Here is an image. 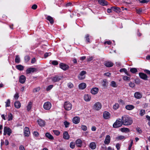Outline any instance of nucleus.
I'll return each mask as SVG.
<instances>
[{
  "instance_id": "nucleus-56",
  "label": "nucleus",
  "mask_w": 150,
  "mask_h": 150,
  "mask_svg": "<svg viewBox=\"0 0 150 150\" xmlns=\"http://www.w3.org/2000/svg\"><path fill=\"white\" fill-rule=\"evenodd\" d=\"M127 70L125 69V68H122V69H121L120 70V72H124L125 73H126L127 72Z\"/></svg>"
},
{
  "instance_id": "nucleus-14",
  "label": "nucleus",
  "mask_w": 150,
  "mask_h": 150,
  "mask_svg": "<svg viewBox=\"0 0 150 150\" xmlns=\"http://www.w3.org/2000/svg\"><path fill=\"white\" fill-rule=\"evenodd\" d=\"M63 138L65 139L68 140L70 138V136L67 131H64L63 134Z\"/></svg>"
},
{
  "instance_id": "nucleus-28",
  "label": "nucleus",
  "mask_w": 150,
  "mask_h": 150,
  "mask_svg": "<svg viewBox=\"0 0 150 150\" xmlns=\"http://www.w3.org/2000/svg\"><path fill=\"white\" fill-rule=\"evenodd\" d=\"M45 135L46 137L50 140H53L54 139L53 136L48 132L46 133Z\"/></svg>"
},
{
  "instance_id": "nucleus-36",
  "label": "nucleus",
  "mask_w": 150,
  "mask_h": 150,
  "mask_svg": "<svg viewBox=\"0 0 150 150\" xmlns=\"http://www.w3.org/2000/svg\"><path fill=\"white\" fill-rule=\"evenodd\" d=\"M15 62L16 63H19L20 62V58L18 55H16L15 59Z\"/></svg>"
},
{
  "instance_id": "nucleus-64",
  "label": "nucleus",
  "mask_w": 150,
  "mask_h": 150,
  "mask_svg": "<svg viewBox=\"0 0 150 150\" xmlns=\"http://www.w3.org/2000/svg\"><path fill=\"white\" fill-rule=\"evenodd\" d=\"M135 81V83L137 84H139L140 83V80L139 79H137Z\"/></svg>"
},
{
  "instance_id": "nucleus-55",
  "label": "nucleus",
  "mask_w": 150,
  "mask_h": 150,
  "mask_svg": "<svg viewBox=\"0 0 150 150\" xmlns=\"http://www.w3.org/2000/svg\"><path fill=\"white\" fill-rule=\"evenodd\" d=\"M118 102L119 103H121L122 105L124 104L125 103L123 100L121 99L118 100Z\"/></svg>"
},
{
  "instance_id": "nucleus-48",
  "label": "nucleus",
  "mask_w": 150,
  "mask_h": 150,
  "mask_svg": "<svg viewBox=\"0 0 150 150\" xmlns=\"http://www.w3.org/2000/svg\"><path fill=\"white\" fill-rule=\"evenodd\" d=\"M69 123L67 121L64 122V125L66 128L68 127L69 125Z\"/></svg>"
},
{
  "instance_id": "nucleus-41",
  "label": "nucleus",
  "mask_w": 150,
  "mask_h": 150,
  "mask_svg": "<svg viewBox=\"0 0 150 150\" xmlns=\"http://www.w3.org/2000/svg\"><path fill=\"white\" fill-rule=\"evenodd\" d=\"M145 113V111L144 110L142 109L140 111L139 115L140 116H143Z\"/></svg>"
},
{
  "instance_id": "nucleus-30",
  "label": "nucleus",
  "mask_w": 150,
  "mask_h": 150,
  "mask_svg": "<svg viewBox=\"0 0 150 150\" xmlns=\"http://www.w3.org/2000/svg\"><path fill=\"white\" fill-rule=\"evenodd\" d=\"M120 131L122 132L127 133L129 132V129L127 128H122L120 129Z\"/></svg>"
},
{
  "instance_id": "nucleus-52",
  "label": "nucleus",
  "mask_w": 150,
  "mask_h": 150,
  "mask_svg": "<svg viewBox=\"0 0 150 150\" xmlns=\"http://www.w3.org/2000/svg\"><path fill=\"white\" fill-rule=\"evenodd\" d=\"M130 141H131V142H130V144L129 145V146L128 147V150H131V148L132 146L133 143V142L132 140L131 139Z\"/></svg>"
},
{
  "instance_id": "nucleus-33",
  "label": "nucleus",
  "mask_w": 150,
  "mask_h": 150,
  "mask_svg": "<svg viewBox=\"0 0 150 150\" xmlns=\"http://www.w3.org/2000/svg\"><path fill=\"white\" fill-rule=\"evenodd\" d=\"M130 71L132 73L134 74L137 72V70L135 68H132L130 69Z\"/></svg>"
},
{
  "instance_id": "nucleus-59",
  "label": "nucleus",
  "mask_w": 150,
  "mask_h": 150,
  "mask_svg": "<svg viewBox=\"0 0 150 150\" xmlns=\"http://www.w3.org/2000/svg\"><path fill=\"white\" fill-rule=\"evenodd\" d=\"M19 97L18 93H16L14 96V98L15 99H17Z\"/></svg>"
},
{
  "instance_id": "nucleus-22",
  "label": "nucleus",
  "mask_w": 150,
  "mask_h": 150,
  "mask_svg": "<svg viewBox=\"0 0 150 150\" xmlns=\"http://www.w3.org/2000/svg\"><path fill=\"white\" fill-rule=\"evenodd\" d=\"M86 86V84L84 83H80L79 85V88L81 90H83L85 88Z\"/></svg>"
},
{
  "instance_id": "nucleus-19",
  "label": "nucleus",
  "mask_w": 150,
  "mask_h": 150,
  "mask_svg": "<svg viewBox=\"0 0 150 150\" xmlns=\"http://www.w3.org/2000/svg\"><path fill=\"white\" fill-rule=\"evenodd\" d=\"M76 146L78 147H81L82 145V142L81 139H78L76 141Z\"/></svg>"
},
{
  "instance_id": "nucleus-9",
  "label": "nucleus",
  "mask_w": 150,
  "mask_h": 150,
  "mask_svg": "<svg viewBox=\"0 0 150 150\" xmlns=\"http://www.w3.org/2000/svg\"><path fill=\"white\" fill-rule=\"evenodd\" d=\"M102 105L100 102H97L94 104V108L97 110L100 109Z\"/></svg>"
},
{
  "instance_id": "nucleus-4",
  "label": "nucleus",
  "mask_w": 150,
  "mask_h": 150,
  "mask_svg": "<svg viewBox=\"0 0 150 150\" xmlns=\"http://www.w3.org/2000/svg\"><path fill=\"white\" fill-rule=\"evenodd\" d=\"M64 109L67 110H69L72 108V105L69 102L67 101L64 102Z\"/></svg>"
},
{
  "instance_id": "nucleus-50",
  "label": "nucleus",
  "mask_w": 150,
  "mask_h": 150,
  "mask_svg": "<svg viewBox=\"0 0 150 150\" xmlns=\"http://www.w3.org/2000/svg\"><path fill=\"white\" fill-rule=\"evenodd\" d=\"M81 129L83 131H86L87 129V127L85 125H82L81 127Z\"/></svg>"
},
{
  "instance_id": "nucleus-7",
  "label": "nucleus",
  "mask_w": 150,
  "mask_h": 150,
  "mask_svg": "<svg viewBox=\"0 0 150 150\" xmlns=\"http://www.w3.org/2000/svg\"><path fill=\"white\" fill-rule=\"evenodd\" d=\"M60 67L64 70H66L69 68L68 65L63 63H60L59 64Z\"/></svg>"
},
{
  "instance_id": "nucleus-12",
  "label": "nucleus",
  "mask_w": 150,
  "mask_h": 150,
  "mask_svg": "<svg viewBox=\"0 0 150 150\" xmlns=\"http://www.w3.org/2000/svg\"><path fill=\"white\" fill-rule=\"evenodd\" d=\"M110 141V137L109 135H107L104 141V143L106 144H109Z\"/></svg>"
},
{
  "instance_id": "nucleus-57",
  "label": "nucleus",
  "mask_w": 150,
  "mask_h": 150,
  "mask_svg": "<svg viewBox=\"0 0 150 150\" xmlns=\"http://www.w3.org/2000/svg\"><path fill=\"white\" fill-rule=\"evenodd\" d=\"M116 147L117 150H119L120 149V145L119 143H117L116 144Z\"/></svg>"
},
{
  "instance_id": "nucleus-1",
  "label": "nucleus",
  "mask_w": 150,
  "mask_h": 150,
  "mask_svg": "<svg viewBox=\"0 0 150 150\" xmlns=\"http://www.w3.org/2000/svg\"><path fill=\"white\" fill-rule=\"evenodd\" d=\"M123 125H131L133 122L132 119L129 116L124 115L122 117Z\"/></svg>"
},
{
  "instance_id": "nucleus-40",
  "label": "nucleus",
  "mask_w": 150,
  "mask_h": 150,
  "mask_svg": "<svg viewBox=\"0 0 150 150\" xmlns=\"http://www.w3.org/2000/svg\"><path fill=\"white\" fill-rule=\"evenodd\" d=\"M75 146V143L73 142H71L70 144V147L71 149H74Z\"/></svg>"
},
{
  "instance_id": "nucleus-34",
  "label": "nucleus",
  "mask_w": 150,
  "mask_h": 150,
  "mask_svg": "<svg viewBox=\"0 0 150 150\" xmlns=\"http://www.w3.org/2000/svg\"><path fill=\"white\" fill-rule=\"evenodd\" d=\"M119 107V105L117 103H115L113 106V108L114 110H116Z\"/></svg>"
},
{
  "instance_id": "nucleus-6",
  "label": "nucleus",
  "mask_w": 150,
  "mask_h": 150,
  "mask_svg": "<svg viewBox=\"0 0 150 150\" xmlns=\"http://www.w3.org/2000/svg\"><path fill=\"white\" fill-rule=\"evenodd\" d=\"M51 107V104L49 102L45 103L43 105V108L46 110H49Z\"/></svg>"
},
{
  "instance_id": "nucleus-39",
  "label": "nucleus",
  "mask_w": 150,
  "mask_h": 150,
  "mask_svg": "<svg viewBox=\"0 0 150 150\" xmlns=\"http://www.w3.org/2000/svg\"><path fill=\"white\" fill-rule=\"evenodd\" d=\"M53 131L54 134L57 136L59 135L60 134V132L57 130H54Z\"/></svg>"
},
{
  "instance_id": "nucleus-29",
  "label": "nucleus",
  "mask_w": 150,
  "mask_h": 150,
  "mask_svg": "<svg viewBox=\"0 0 150 150\" xmlns=\"http://www.w3.org/2000/svg\"><path fill=\"white\" fill-rule=\"evenodd\" d=\"M16 67L17 69L20 71L23 70L24 68V66L21 64L16 65Z\"/></svg>"
},
{
  "instance_id": "nucleus-13",
  "label": "nucleus",
  "mask_w": 150,
  "mask_h": 150,
  "mask_svg": "<svg viewBox=\"0 0 150 150\" xmlns=\"http://www.w3.org/2000/svg\"><path fill=\"white\" fill-rule=\"evenodd\" d=\"M61 79V76H55L52 78V80L53 82H56L59 81Z\"/></svg>"
},
{
  "instance_id": "nucleus-31",
  "label": "nucleus",
  "mask_w": 150,
  "mask_h": 150,
  "mask_svg": "<svg viewBox=\"0 0 150 150\" xmlns=\"http://www.w3.org/2000/svg\"><path fill=\"white\" fill-rule=\"evenodd\" d=\"M15 107L17 108H19L21 106V104L20 102L19 101L15 102L14 104Z\"/></svg>"
},
{
  "instance_id": "nucleus-3",
  "label": "nucleus",
  "mask_w": 150,
  "mask_h": 150,
  "mask_svg": "<svg viewBox=\"0 0 150 150\" xmlns=\"http://www.w3.org/2000/svg\"><path fill=\"white\" fill-rule=\"evenodd\" d=\"M4 135H6V134L8 136H10L12 133L11 129L9 127H4Z\"/></svg>"
},
{
  "instance_id": "nucleus-46",
  "label": "nucleus",
  "mask_w": 150,
  "mask_h": 150,
  "mask_svg": "<svg viewBox=\"0 0 150 150\" xmlns=\"http://www.w3.org/2000/svg\"><path fill=\"white\" fill-rule=\"evenodd\" d=\"M125 137L123 136L120 135L119 136L116 137V139L118 140H121L125 139Z\"/></svg>"
},
{
  "instance_id": "nucleus-44",
  "label": "nucleus",
  "mask_w": 150,
  "mask_h": 150,
  "mask_svg": "<svg viewBox=\"0 0 150 150\" xmlns=\"http://www.w3.org/2000/svg\"><path fill=\"white\" fill-rule=\"evenodd\" d=\"M53 87V85H51L49 86L46 88V90L47 91L50 90Z\"/></svg>"
},
{
  "instance_id": "nucleus-26",
  "label": "nucleus",
  "mask_w": 150,
  "mask_h": 150,
  "mask_svg": "<svg viewBox=\"0 0 150 150\" xmlns=\"http://www.w3.org/2000/svg\"><path fill=\"white\" fill-rule=\"evenodd\" d=\"M85 100L86 101H89L91 99V96L88 94H85L84 96Z\"/></svg>"
},
{
  "instance_id": "nucleus-47",
  "label": "nucleus",
  "mask_w": 150,
  "mask_h": 150,
  "mask_svg": "<svg viewBox=\"0 0 150 150\" xmlns=\"http://www.w3.org/2000/svg\"><path fill=\"white\" fill-rule=\"evenodd\" d=\"M112 9L114 11H119L120 9V8L119 7H116L115 6L112 7Z\"/></svg>"
},
{
  "instance_id": "nucleus-49",
  "label": "nucleus",
  "mask_w": 150,
  "mask_h": 150,
  "mask_svg": "<svg viewBox=\"0 0 150 150\" xmlns=\"http://www.w3.org/2000/svg\"><path fill=\"white\" fill-rule=\"evenodd\" d=\"M129 86L130 87L133 88L135 87V85L134 83L131 82L129 83Z\"/></svg>"
},
{
  "instance_id": "nucleus-53",
  "label": "nucleus",
  "mask_w": 150,
  "mask_h": 150,
  "mask_svg": "<svg viewBox=\"0 0 150 150\" xmlns=\"http://www.w3.org/2000/svg\"><path fill=\"white\" fill-rule=\"evenodd\" d=\"M30 59V57L28 56H26L25 57V60L26 62L28 61Z\"/></svg>"
},
{
  "instance_id": "nucleus-51",
  "label": "nucleus",
  "mask_w": 150,
  "mask_h": 150,
  "mask_svg": "<svg viewBox=\"0 0 150 150\" xmlns=\"http://www.w3.org/2000/svg\"><path fill=\"white\" fill-rule=\"evenodd\" d=\"M52 64L54 65H57L58 64V62L56 60H53L52 62Z\"/></svg>"
},
{
  "instance_id": "nucleus-25",
  "label": "nucleus",
  "mask_w": 150,
  "mask_h": 150,
  "mask_svg": "<svg viewBox=\"0 0 150 150\" xmlns=\"http://www.w3.org/2000/svg\"><path fill=\"white\" fill-rule=\"evenodd\" d=\"M134 106L131 105H127L125 106V108L129 110H133V109L134 108Z\"/></svg>"
},
{
  "instance_id": "nucleus-60",
  "label": "nucleus",
  "mask_w": 150,
  "mask_h": 150,
  "mask_svg": "<svg viewBox=\"0 0 150 150\" xmlns=\"http://www.w3.org/2000/svg\"><path fill=\"white\" fill-rule=\"evenodd\" d=\"M51 54L50 52H47L45 53L44 54V57L45 58H46L48 56H50Z\"/></svg>"
},
{
  "instance_id": "nucleus-32",
  "label": "nucleus",
  "mask_w": 150,
  "mask_h": 150,
  "mask_svg": "<svg viewBox=\"0 0 150 150\" xmlns=\"http://www.w3.org/2000/svg\"><path fill=\"white\" fill-rule=\"evenodd\" d=\"M47 19L48 20L50 23L51 24H52L54 23L53 19L52 17L50 16H48L47 17Z\"/></svg>"
},
{
  "instance_id": "nucleus-58",
  "label": "nucleus",
  "mask_w": 150,
  "mask_h": 150,
  "mask_svg": "<svg viewBox=\"0 0 150 150\" xmlns=\"http://www.w3.org/2000/svg\"><path fill=\"white\" fill-rule=\"evenodd\" d=\"M40 90L39 87L37 88L33 89V91L34 92H36L39 91Z\"/></svg>"
},
{
  "instance_id": "nucleus-2",
  "label": "nucleus",
  "mask_w": 150,
  "mask_h": 150,
  "mask_svg": "<svg viewBox=\"0 0 150 150\" xmlns=\"http://www.w3.org/2000/svg\"><path fill=\"white\" fill-rule=\"evenodd\" d=\"M123 124L122 119H118L113 124V127L114 128H118L122 126Z\"/></svg>"
},
{
  "instance_id": "nucleus-11",
  "label": "nucleus",
  "mask_w": 150,
  "mask_h": 150,
  "mask_svg": "<svg viewBox=\"0 0 150 150\" xmlns=\"http://www.w3.org/2000/svg\"><path fill=\"white\" fill-rule=\"evenodd\" d=\"M80 120V118L78 116L74 117L72 120V121L73 123L75 124L79 123Z\"/></svg>"
},
{
  "instance_id": "nucleus-35",
  "label": "nucleus",
  "mask_w": 150,
  "mask_h": 150,
  "mask_svg": "<svg viewBox=\"0 0 150 150\" xmlns=\"http://www.w3.org/2000/svg\"><path fill=\"white\" fill-rule=\"evenodd\" d=\"M32 103L31 102H30L27 106V110L29 111L31 109L32 107Z\"/></svg>"
},
{
  "instance_id": "nucleus-63",
  "label": "nucleus",
  "mask_w": 150,
  "mask_h": 150,
  "mask_svg": "<svg viewBox=\"0 0 150 150\" xmlns=\"http://www.w3.org/2000/svg\"><path fill=\"white\" fill-rule=\"evenodd\" d=\"M68 86L70 88H71L73 87V84L71 83H69L68 84Z\"/></svg>"
},
{
  "instance_id": "nucleus-17",
  "label": "nucleus",
  "mask_w": 150,
  "mask_h": 150,
  "mask_svg": "<svg viewBox=\"0 0 150 150\" xmlns=\"http://www.w3.org/2000/svg\"><path fill=\"white\" fill-rule=\"evenodd\" d=\"M26 80L25 77L23 75H21L19 78V82L21 83H23Z\"/></svg>"
},
{
  "instance_id": "nucleus-16",
  "label": "nucleus",
  "mask_w": 150,
  "mask_h": 150,
  "mask_svg": "<svg viewBox=\"0 0 150 150\" xmlns=\"http://www.w3.org/2000/svg\"><path fill=\"white\" fill-rule=\"evenodd\" d=\"M36 69L34 68H28L26 70V74H28L30 73L31 72H33L35 71Z\"/></svg>"
},
{
  "instance_id": "nucleus-54",
  "label": "nucleus",
  "mask_w": 150,
  "mask_h": 150,
  "mask_svg": "<svg viewBox=\"0 0 150 150\" xmlns=\"http://www.w3.org/2000/svg\"><path fill=\"white\" fill-rule=\"evenodd\" d=\"M107 82L105 81H103V83H102L103 86L104 87H105L107 86Z\"/></svg>"
},
{
  "instance_id": "nucleus-23",
  "label": "nucleus",
  "mask_w": 150,
  "mask_h": 150,
  "mask_svg": "<svg viewBox=\"0 0 150 150\" xmlns=\"http://www.w3.org/2000/svg\"><path fill=\"white\" fill-rule=\"evenodd\" d=\"M104 65L107 67H110L113 66V64L111 62L106 61L105 62Z\"/></svg>"
},
{
  "instance_id": "nucleus-21",
  "label": "nucleus",
  "mask_w": 150,
  "mask_h": 150,
  "mask_svg": "<svg viewBox=\"0 0 150 150\" xmlns=\"http://www.w3.org/2000/svg\"><path fill=\"white\" fill-rule=\"evenodd\" d=\"M98 88L96 87H95L92 88L91 90V93L93 95L96 94L98 91Z\"/></svg>"
},
{
  "instance_id": "nucleus-18",
  "label": "nucleus",
  "mask_w": 150,
  "mask_h": 150,
  "mask_svg": "<svg viewBox=\"0 0 150 150\" xmlns=\"http://www.w3.org/2000/svg\"><path fill=\"white\" fill-rule=\"evenodd\" d=\"M110 113L107 111L104 112L103 114V117L105 119H107L110 117Z\"/></svg>"
},
{
  "instance_id": "nucleus-5",
  "label": "nucleus",
  "mask_w": 150,
  "mask_h": 150,
  "mask_svg": "<svg viewBox=\"0 0 150 150\" xmlns=\"http://www.w3.org/2000/svg\"><path fill=\"white\" fill-rule=\"evenodd\" d=\"M86 74V72L85 71H81L79 74L78 75V77L80 80L84 79L85 78V74Z\"/></svg>"
},
{
  "instance_id": "nucleus-10",
  "label": "nucleus",
  "mask_w": 150,
  "mask_h": 150,
  "mask_svg": "<svg viewBox=\"0 0 150 150\" xmlns=\"http://www.w3.org/2000/svg\"><path fill=\"white\" fill-rule=\"evenodd\" d=\"M24 134L25 136L28 137L30 134L29 129L28 127H25L24 129Z\"/></svg>"
},
{
  "instance_id": "nucleus-38",
  "label": "nucleus",
  "mask_w": 150,
  "mask_h": 150,
  "mask_svg": "<svg viewBox=\"0 0 150 150\" xmlns=\"http://www.w3.org/2000/svg\"><path fill=\"white\" fill-rule=\"evenodd\" d=\"M10 100L9 99L7 100L5 102L6 103V107H9L10 105Z\"/></svg>"
},
{
  "instance_id": "nucleus-20",
  "label": "nucleus",
  "mask_w": 150,
  "mask_h": 150,
  "mask_svg": "<svg viewBox=\"0 0 150 150\" xmlns=\"http://www.w3.org/2000/svg\"><path fill=\"white\" fill-rule=\"evenodd\" d=\"M37 122L39 125L41 127L44 126L45 125V121L41 119L38 120Z\"/></svg>"
},
{
  "instance_id": "nucleus-61",
  "label": "nucleus",
  "mask_w": 150,
  "mask_h": 150,
  "mask_svg": "<svg viewBox=\"0 0 150 150\" xmlns=\"http://www.w3.org/2000/svg\"><path fill=\"white\" fill-rule=\"evenodd\" d=\"M111 43H112L110 41H107L105 42H104V44H108V45H110L111 44Z\"/></svg>"
},
{
  "instance_id": "nucleus-15",
  "label": "nucleus",
  "mask_w": 150,
  "mask_h": 150,
  "mask_svg": "<svg viewBox=\"0 0 150 150\" xmlns=\"http://www.w3.org/2000/svg\"><path fill=\"white\" fill-rule=\"evenodd\" d=\"M98 3L102 6H106L108 4V2L105 0H98Z\"/></svg>"
},
{
  "instance_id": "nucleus-42",
  "label": "nucleus",
  "mask_w": 150,
  "mask_h": 150,
  "mask_svg": "<svg viewBox=\"0 0 150 150\" xmlns=\"http://www.w3.org/2000/svg\"><path fill=\"white\" fill-rule=\"evenodd\" d=\"M89 35L88 34L86 35L85 36L86 41L87 42H90V41H89Z\"/></svg>"
},
{
  "instance_id": "nucleus-27",
  "label": "nucleus",
  "mask_w": 150,
  "mask_h": 150,
  "mask_svg": "<svg viewBox=\"0 0 150 150\" xmlns=\"http://www.w3.org/2000/svg\"><path fill=\"white\" fill-rule=\"evenodd\" d=\"M90 147L92 149H95L96 147V143L94 142H92L90 144Z\"/></svg>"
},
{
  "instance_id": "nucleus-24",
  "label": "nucleus",
  "mask_w": 150,
  "mask_h": 150,
  "mask_svg": "<svg viewBox=\"0 0 150 150\" xmlns=\"http://www.w3.org/2000/svg\"><path fill=\"white\" fill-rule=\"evenodd\" d=\"M134 97L137 99H140L142 97V94L139 92H136L134 94Z\"/></svg>"
},
{
  "instance_id": "nucleus-8",
  "label": "nucleus",
  "mask_w": 150,
  "mask_h": 150,
  "mask_svg": "<svg viewBox=\"0 0 150 150\" xmlns=\"http://www.w3.org/2000/svg\"><path fill=\"white\" fill-rule=\"evenodd\" d=\"M139 74L140 77L141 79L145 80H147L148 76L146 74L140 72L139 73Z\"/></svg>"
},
{
  "instance_id": "nucleus-62",
  "label": "nucleus",
  "mask_w": 150,
  "mask_h": 150,
  "mask_svg": "<svg viewBox=\"0 0 150 150\" xmlns=\"http://www.w3.org/2000/svg\"><path fill=\"white\" fill-rule=\"evenodd\" d=\"M33 135L36 137H37L39 135V133L35 131L33 133Z\"/></svg>"
},
{
  "instance_id": "nucleus-43",
  "label": "nucleus",
  "mask_w": 150,
  "mask_h": 150,
  "mask_svg": "<svg viewBox=\"0 0 150 150\" xmlns=\"http://www.w3.org/2000/svg\"><path fill=\"white\" fill-rule=\"evenodd\" d=\"M110 85L114 87H117L116 83L115 82L113 81H112L111 82Z\"/></svg>"
},
{
  "instance_id": "nucleus-45",
  "label": "nucleus",
  "mask_w": 150,
  "mask_h": 150,
  "mask_svg": "<svg viewBox=\"0 0 150 150\" xmlns=\"http://www.w3.org/2000/svg\"><path fill=\"white\" fill-rule=\"evenodd\" d=\"M123 79L125 81H129L130 80V78L126 76H124Z\"/></svg>"
},
{
  "instance_id": "nucleus-37",
  "label": "nucleus",
  "mask_w": 150,
  "mask_h": 150,
  "mask_svg": "<svg viewBox=\"0 0 150 150\" xmlns=\"http://www.w3.org/2000/svg\"><path fill=\"white\" fill-rule=\"evenodd\" d=\"M8 121L11 120L13 119V116L11 113H9L8 114Z\"/></svg>"
}]
</instances>
